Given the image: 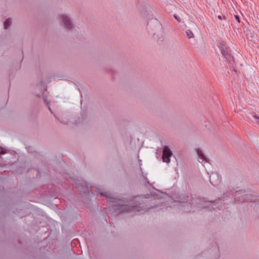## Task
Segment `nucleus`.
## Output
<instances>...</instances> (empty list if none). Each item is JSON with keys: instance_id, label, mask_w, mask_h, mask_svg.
Masks as SVG:
<instances>
[{"instance_id": "f257e3e1", "label": "nucleus", "mask_w": 259, "mask_h": 259, "mask_svg": "<svg viewBox=\"0 0 259 259\" xmlns=\"http://www.w3.org/2000/svg\"><path fill=\"white\" fill-rule=\"evenodd\" d=\"M101 195L105 196L109 202L110 211L114 214H118L122 212L137 211L143 213L145 211L144 208H142L144 204H139V205L130 206L125 204V202L121 199L113 197V194L108 192H99Z\"/></svg>"}, {"instance_id": "f03ea898", "label": "nucleus", "mask_w": 259, "mask_h": 259, "mask_svg": "<svg viewBox=\"0 0 259 259\" xmlns=\"http://www.w3.org/2000/svg\"><path fill=\"white\" fill-rule=\"evenodd\" d=\"M193 204L196 205L198 207H202L204 208H207L208 210L215 209L219 206L217 203L207 202L206 201H200L199 199L195 198L190 202L187 203L184 205L185 207H187L188 211H194L195 210L192 208Z\"/></svg>"}, {"instance_id": "7ed1b4c3", "label": "nucleus", "mask_w": 259, "mask_h": 259, "mask_svg": "<svg viewBox=\"0 0 259 259\" xmlns=\"http://www.w3.org/2000/svg\"><path fill=\"white\" fill-rule=\"evenodd\" d=\"M72 185L76 188H78V190L81 193H88L90 194V189L89 185L86 182L82 180H76Z\"/></svg>"}, {"instance_id": "20e7f679", "label": "nucleus", "mask_w": 259, "mask_h": 259, "mask_svg": "<svg viewBox=\"0 0 259 259\" xmlns=\"http://www.w3.org/2000/svg\"><path fill=\"white\" fill-rule=\"evenodd\" d=\"M172 155V151L167 146H164L162 151V159L163 162L169 163L170 157Z\"/></svg>"}, {"instance_id": "39448f33", "label": "nucleus", "mask_w": 259, "mask_h": 259, "mask_svg": "<svg viewBox=\"0 0 259 259\" xmlns=\"http://www.w3.org/2000/svg\"><path fill=\"white\" fill-rule=\"evenodd\" d=\"M79 28L74 24L72 19L66 15V30H68L70 32H77Z\"/></svg>"}, {"instance_id": "423d86ee", "label": "nucleus", "mask_w": 259, "mask_h": 259, "mask_svg": "<svg viewBox=\"0 0 259 259\" xmlns=\"http://www.w3.org/2000/svg\"><path fill=\"white\" fill-rule=\"evenodd\" d=\"M210 183L213 186L218 185L221 181L220 178L216 172H212L209 177Z\"/></svg>"}, {"instance_id": "0eeeda50", "label": "nucleus", "mask_w": 259, "mask_h": 259, "mask_svg": "<svg viewBox=\"0 0 259 259\" xmlns=\"http://www.w3.org/2000/svg\"><path fill=\"white\" fill-rule=\"evenodd\" d=\"M219 47L221 50L222 55L224 57V58L227 60H230L231 58V56L229 52L227 50V48L225 47V46L221 43Z\"/></svg>"}, {"instance_id": "6e6552de", "label": "nucleus", "mask_w": 259, "mask_h": 259, "mask_svg": "<svg viewBox=\"0 0 259 259\" xmlns=\"http://www.w3.org/2000/svg\"><path fill=\"white\" fill-rule=\"evenodd\" d=\"M246 117L252 122L256 123L259 125V117L255 114L248 112L246 114Z\"/></svg>"}, {"instance_id": "1a4fd4ad", "label": "nucleus", "mask_w": 259, "mask_h": 259, "mask_svg": "<svg viewBox=\"0 0 259 259\" xmlns=\"http://www.w3.org/2000/svg\"><path fill=\"white\" fill-rule=\"evenodd\" d=\"M196 152L198 155V160L200 162L203 163L204 161H206V157L201 150L197 149H196Z\"/></svg>"}, {"instance_id": "9d476101", "label": "nucleus", "mask_w": 259, "mask_h": 259, "mask_svg": "<svg viewBox=\"0 0 259 259\" xmlns=\"http://www.w3.org/2000/svg\"><path fill=\"white\" fill-rule=\"evenodd\" d=\"M245 193V192L243 191V192H240L239 193H238V194H237V195H240L241 194V197H242V201L243 202V201H248V200H252V196L249 194H244Z\"/></svg>"}, {"instance_id": "9b49d317", "label": "nucleus", "mask_w": 259, "mask_h": 259, "mask_svg": "<svg viewBox=\"0 0 259 259\" xmlns=\"http://www.w3.org/2000/svg\"><path fill=\"white\" fill-rule=\"evenodd\" d=\"M186 34L187 35V37L189 39L194 38V35L193 33L192 32V31H191L189 29H188L186 31Z\"/></svg>"}, {"instance_id": "f8f14e48", "label": "nucleus", "mask_w": 259, "mask_h": 259, "mask_svg": "<svg viewBox=\"0 0 259 259\" xmlns=\"http://www.w3.org/2000/svg\"><path fill=\"white\" fill-rule=\"evenodd\" d=\"M10 25V22L9 19H7L4 22V26L5 28H7Z\"/></svg>"}, {"instance_id": "ddd939ff", "label": "nucleus", "mask_w": 259, "mask_h": 259, "mask_svg": "<svg viewBox=\"0 0 259 259\" xmlns=\"http://www.w3.org/2000/svg\"><path fill=\"white\" fill-rule=\"evenodd\" d=\"M174 17L177 20L178 22H181L180 18L177 15H174Z\"/></svg>"}, {"instance_id": "4468645a", "label": "nucleus", "mask_w": 259, "mask_h": 259, "mask_svg": "<svg viewBox=\"0 0 259 259\" xmlns=\"http://www.w3.org/2000/svg\"><path fill=\"white\" fill-rule=\"evenodd\" d=\"M235 18L236 19V20L238 22H240V19H239V16H237V15H235Z\"/></svg>"}, {"instance_id": "2eb2a0df", "label": "nucleus", "mask_w": 259, "mask_h": 259, "mask_svg": "<svg viewBox=\"0 0 259 259\" xmlns=\"http://www.w3.org/2000/svg\"><path fill=\"white\" fill-rule=\"evenodd\" d=\"M44 101H45L46 103H47V104H49V103L47 102V100H46V98H45V99H44Z\"/></svg>"}, {"instance_id": "dca6fc26", "label": "nucleus", "mask_w": 259, "mask_h": 259, "mask_svg": "<svg viewBox=\"0 0 259 259\" xmlns=\"http://www.w3.org/2000/svg\"><path fill=\"white\" fill-rule=\"evenodd\" d=\"M64 21H65V20H64V18H63V19H62V21L64 22V23H65Z\"/></svg>"}, {"instance_id": "f3484780", "label": "nucleus", "mask_w": 259, "mask_h": 259, "mask_svg": "<svg viewBox=\"0 0 259 259\" xmlns=\"http://www.w3.org/2000/svg\"><path fill=\"white\" fill-rule=\"evenodd\" d=\"M235 201H241V199H238V200H237V199H235Z\"/></svg>"}, {"instance_id": "a211bd4d", "label": "nucleus", "mask_w": 259, "mask_h": 259, "mask_svg": "<svg viewBox=\"0 0 259 259\" xmlns=\"http://www.w3.org/2000/svg\"><path fill=\"white\" fill-rule=\"evenodd\" d=\"M147 183L149 184V182L147 179Z\"/></svg>"}, {"instance_id": "6ab92c4d", "label": "nucleus", "mask_w": 259, "mask_h": 259, "mask_svg": "<svg viewBox=\"0 0 259 259\" xmlns=\"http://www.w3.org/2000/svg\"><path fill=\"white\" fill-rule=\"evenodd\" d=\"M219 19H221V17L220 16H219Z\"/></svg>"}]
</instances>
